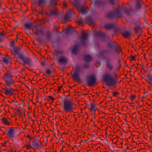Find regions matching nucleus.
Listing matches in <instances>:
<instances>
[{
	"mask_svg": "<svg viewBox=\"0 0 152 152\" xmlns=\"http://www.w3.org/2000/svg\"><path fill=\"white\" fill-rule=\"evenodd\" d=\"M2 61L6 65L9 66L12 64L11 58L7 55L2 58Z\"/></svg>",
	"mask_w": 152,
	"mask_h": 152,
	"instance_id": "nucleus-11",
	"label": "nucleus"
},
{
	"mask_svg": "<svg viewBox=\"0 0 152 152\" xmlns=\"http://www.w3.org/2000/svg\"><path fill=\"white\" fill-rule=\"evenodd\" d=\"M18 39H17L16 38L15 39L13 40L14 42H16L17 41V40Z\"/></svg>",
	"mask_w": 152,
	"mask_h": 152,
	"instance_id": "nucleus-64",
	"label": "nucleus"
},
{
	"mask_svg": "<svg viewBox=\"0 0 152 152\" xmlns=\"http://www.w3.org/2000/svg\"><path fill=\"white\" fill-rule=\"evenodd\" d=\"M140 29V26H137L134 28V29L135 33H137L139 30Z\"/></svg>",
	"mask_w": 152,
	"mask_h": 152,
	"instance_id": "nucleus-39",
	"label": "nucleus"
},
{
	"mask_svg": "<svg viewBox=\"0 0 152 152\" xmlns=\"http://www.w3.org/2000/svg\"><path fill=\"white\" fill-rule=\"evenodd\" d=\"M13 77L11 72H7L2 77V79L5 83L4 85L10 86L14 84L15 83V80L13 79Z\"/></svg>",
	"mask_w": 152,
	"mask_h": 152,
	"instance_id": "nucleus-5",
	"label": "nucleus"
},
{
	"mask_svg": "<svg viewBox=\"0 0 152 152\" xmlns=\"http://www.w3.org/2000/svg\"><path fill=\"white\" fill-rule=\"evenodd\" d=\"M84 60L86 62L88 63L91 62L92 60V57L91 56L86 54L83 57Z\"/></svg>",
	"mask_w": 152,
	"mask_h": 152,
	"instance_id": "nucleus-18",
	"label": "nucleus"
},
{
	"mask_svg": "<svg viewBox=\"0 0 152 152\" xmlns=\"http://www.w3.org/2000/svg\"><path fill=\"white\" fill-rule=\"evenodd\" d=\"M71 74L72 75V78L74 80L79 81L80 80V77L78 73L75 72L72 73V72H71Z\"/></svg>",
	"mask_w": 152,
	"mask_h": 152,
	"instance_id": "nucleus-15",
	"label": "nucleus"
},
{
	"mask_svg": "<svg viewBox=\"0 0 152 152\" xmlns=\"http://www.w3.org/2000/svg\"><path fill=\"white\" fill-rule=\"evenodd\" d=\"M48 97L50 100H51L52 101V103H53L55 99V98L53 97L52 96H48Z\"/></svg>",
	"mask_w": 152,
	"mask_h": 152,
	"instance_id": "nucleus-43",
	"label": "nucleus"
},
{
	"mask_svg": "<svg viewBox=\"0 0 152 152\" xmlns=\"http://www.w3.org/2000/svg\"><path fill=\"white\" fill-rule=\"evenodd\" d=\"M135 97V96L134 94H132L130 96V99L131 100H133Z\"/></svg>",
	"mask_w": 152,
	"mask_h": 152,
	"instance_id": "nucleus-48",
	"label": "nucleus"
},
{
	"mask_svg": "<svg viewBox=\"0 0 152 152\" xmlns=\"http://www.w3.org/2000/svg\"><path fill=\"white\" fill-rule=\"evenodd\" d=\"M17 129V128L10 127L5 131L7 135L10 138H13Z\"/></svg>",
	"mask_w": 152,
	"mask_h": 152,
	"instance_id": "nucleus-8",
	"label": "nucleus"
},
{
	"mask_svg": "<svg viewBox=\"0 0 152 152\" xmlns=\"http://www.w3.org/2000/svg\"><path fill=\"white\" fill-rule=\"evenodd\" d=\"M58 62L60 64H66L67 62V60L65 57L62 56L59 58Z\"/></svg>",
	"mask_w": 152,
	"mask_h": 152,
	"instance_id": "nucleus-16",
	"label": "nucleus"
},
{
	"mask_svg": "<svg viewBox=\"0 0 152 152\" xmlns=\"http://www.w3.org/2000/svg\"><path fill=\"white\" fill-rule=\"evenodd\" d=\"M5 87L3 88V93L7 96H11L13 94L15 90L10 87H9L10 86L4 85Z\"/></svg>",
	"mask_w": 152,
	"mask_h": 152,
	"instance_id": "nucleus-10",
	"label": "nucleus"
},
{
	"mask_svg": "<svg viewBox=\"0 0 152 152\" xmlns=\"http://www.w3.org/2000/svg\"><path fill=\"white\" fill-rule=\"evenodd\" d=\"M115 26L113 24H105L104 27L105 28L109 29L114 28Z\"/></svg>",
	"mask_w": 152,
	"mask_h": 152,
	"instance_id": "nucleus-27",
	"label": "nucleus"
},
{
	"mask_svg": "<svg viewBox=\"0 0 152 152\" xmlns=\"http://www.w3.org/2000/svg\"><path fill=\"white\" fill-rule=\"evenodd\" d=\"M113 46L111 42L110 41V42L108 43L107 44V47L110 48H111Z\"/></svg>",
	"mask_w": 152,
	"mask_h": 152,
	"instance_id": "nucleus-42",
	"label": "nucleus"
},
{
	"mask_svg": "<svg viewBox=\"0 0 152 152\" xmlns=\"http://www.w3.org/2000/svg\"><path fill=\"white\" fill-rule=\"evenodd\" d=\"M6 143H7V142H5L4 143H1V145L2 147H4V146H5L6 145Z\"/></svg>",
	"mask_w": 152,
	"mask_h": 152,
	"instance_id": "nucleus-53",
	"label": "nucleus"
},
{
	"mask_svg": "<svg viewBox=\"0 0 152 152\" xmlns=\"http://www.w3.org/2000/svg\"><path fill=\"white\" fill-rule=\"evenodd\" d=\"M25 63H24V62H23V64H22L23 65V66H24V68H23V69H27V67H26V66H25Z\"/></svg>",
	"mask_w": 152,
	"mask_h": 152,
	"instance_id": "nucleus-56",
	"label": "nucleus"
},
{
	"mask_svg": "<svg viewBox=\"0 0 152 152\" xmlns=\"http://www.w3.org/2000/svg\"><path fill=\"white\" fill-rule=\"evenodd\" d=\"M95 2L96 4L99 6H102L105 3L103 0H96Z\"/></svg>",
	"mask_w": 152,
	"mask_h": 152,
	"instance_id": "nucleus-28",
	"label": "nucleus"
},
{
	"mask_svg": "<svg viewBox=\"0 0 152 152\" xmlns=\"http://www.w3.org/2000/svg\"><path fill=\"white\" fill-rule=\"evenodd\" d=\"M106 17L110 19H115L119 18L123 16L119 8L114 10L113 12H110L106 15Z\"/></svg>",
	"mask_w": 152,
	"mask_h": 152,
	"instance_id": "nucleus-6",
	"label": "nucleus"
},
{
	"mask_svg": "<svg viewBox=\"0 0 152 152\" xmlns=\"http://www.w3.org/2000/svg\"><path fill=\"white\" fill-rule=\"evenodd\" d=\"M55 70L54 69L52 68L51 69H47L45 71V75L47 77H49L51 74V72H54Z\"/></svg>",
	"mask_w": 152,
	"mask_h": 152,
	"instance_id": "nucleus-24",
	"label": "nucleus"
},
{
	"mask_svg": "<svg viewBox=\"0 0 152 152\" xmlns=\"http://www.w3.org/2000/svg\"><path fill=\"white\" fill-rule=\"evenodd\" d=\"M59 28H60L59 26H57L56 27H55L54 28V30H55L56 31V33H60L61 32H59L58 31V29Z\"/></svg>",
	"mask_w": 152,
	"mask_h": 152,
	"instance_id": "nucleus-44",
	"label": "nucleus"
},
{
	"mask_svg": "<svg viewBox=\"0 0 152 152\" xmlns=\"http://www.w3.org/2000/svg\"><path fill=\"white\" fill-rule=\"evenodd\" d=\"M25 26L26 28L28 29H31V28L33 27L32 23H26L25 24Z\"/></svg>",
	"mask_w": 152,
	"mask_h": 152,
	"instance_id": "nucleus-34",
	"label": "nucleus"
},
{
	"mask_svg": "<svg viewBox=\"0 0 152 152\" xmlns=\"http://www.w3.org/2000/svg\"><path fill=\"white\" fill-rule=\"evenodd\" d=\"M132 11V10H124V12L127 15H130Z\"/></svg>",
	"mask_w": 152,
	"mask_h": 152,
	"instance_id": "nucleus-38",
	"label": "nucleus"
},
{
	"mask_svg": "<svg viewBox=\"0 0 152 152\" xmlns=\"http://www.w3.org/2000/svg\"><path fill=\"white\" fill-rule=\"evenodd\" d=\"M67 5V4L65 2H64L63 3V7L64 8L66 7Z\"/></svg>",
	"mask_w": 152,
	"mask_h": 152,
	"instance_id": "nucleus-55",
	"label": "nucleus"
},
{
	"mask_svg": "<svg viewBox=\"0 0 152 152\" xmlns=\"http://www.w3.org/2000/svg\"><path fill=\"white\" fill-rule=\"evenodd\" d=\"M122 36L125 38H127L129 37L130 35V32L128 31H124L121 32Z\"/></svg>",
	"mask_w": 152,
	"mask_h": 152,
	"instance_id": "nucleus-29",
	"label": "nucleus"
},
{
	"mask_svg": "<svg viewBox=\"0 0 152 152\" xmlns=\"http://www.w3.org/2000/svg\"><path fill=\"white\" fill-rule=\"evenodd\" d=\"M62 88V87H58V88L57 89L58 90V91L59 92L61 91V88Z\"/></svg>",
	"mask_w": 152,
	"mask_h": 152,
	"instance_id": "nucleus-59",
	"label": "nucleus"
},
{
	"mask_svg": "<svg viewBox=\"0 0 152 152\" xmlns=\"http://www.w3.org/2000/svg\"><path fill=\"white\" fill-rule=\"evenodd\" d=\"M143 3L142 0H137L135 4V8L137 10H140L142 8V5Z\"/></svg>",
	"mask_w": 152,
	"mask_h": 152,
	"instance_id": "nucleus-14",
	"label": "nucleus"
},
{
	"mask_svg": "<svg viewBox=\"0 0 152 152\" xmlns=\"http://www.w3.org/2000/svg\"><path fill=\"white\" fill-rule=\"evenodd\" d=\"M72 30V27L70 26H69L66 30L67 33L71 32Z\"/></svg>",
	"mask_w": 152,
	"mask_h": 152,
	"instance_id": "nucleus-37",
	"label": "nucleus"
},
{
	"mask_svg": "<svg viewBox=\"0 0 152 152\" xmlns=\"http://www.w3.org/2000/svg\"><path fill=\"white\" fill-rule=\"evenodd\" d=\"M10 50L12 55H13L15 58H19L20 60H22L24 63H26L28 65L31 64L32 61L28 57L25 58L24 56L20 53L21 49L19 47H15V48L11 49Z\"/></svg>",
	"mask_w": 152,
	"mask_h": 152,
	"instance_id": "nucleus-1",
	"label": "nucleus"
},
{
	"mask_svg": "<svg viewBox=\"0 0 152 152\" xmlns=\"http://www.w3.org/2000/svg\"><path fill=\"white\" fill-rule=\"evenodd\" d=\"M59 0H50V4L51 6H56L57 5V3L58 2Z\"/></svg>",
	"mask_w": 152,
	"mask_h": 152,
	"instance_id": "nucleus-32",
	"label": "nucleus"
},
{
	"mask_svg": "<svg viewBox=\"0 0 152 152\" xmlns=\"http://www.w3.org/2000/svg\"><path fill=\"white\" fill-rule=\"evenodd\" d=\"M84 21L86 23L91 26H94L95 24L94 21L91 17H86Z\"/></svg>",
	"mask_w": 152,
	"mask_h": 152,
	"instance_id": "nucleus-13",
	"label": "nucleus"
},
{
	"mask_svg": "<svg viewBox=\"0 0 152 152\" xmlns=\"http://www.w3.org/2000/svg\"><path fill=\"white\" fill-rule=\"evenodd\" d=\"M18 39H17L16 38L15 39L13 40L14 42H16L17 41V40Z\"/></svg>",
	"mask_w": 152,
	"mask_h": 152,
	"instance_id": "nucleus-63",
	"label": "nucleus"
},
{
	"mask_svg": "<svg viewBox=\"0 0 152 152\" xmlns=\"http://www.w3.org/2000/svg\"><path fill=\"white\" fill-rule=\"evenodd\" d=\"M2 123L5 125L10 126L11 124V122L8 120V119L5 117H3L2 119Z\"/></svg>",
	"mask_w": 152,
	"mask_h": 152,
	"instance_id": "nucleus-23",
	"label": "nucleus"
},
{
	"mask_svg": "<svg viewBox=\"0 0 152 152\" xmlns=\"http://www.w3.org/2000/svg\"><path fill=\"white\" fill-rule=\"evenodd\" d=\"M145 77V80L149 84H152V75L148 74Z\"/></svg>",
	"mask_w": 152,
	"mask_h": 152,
	"instance_id": "nucleus-22",
	"label": "nucleus"
},
{
	"mask_svg": "<svg viewBox=\"0 0 152 152\" xmlns=\"http://www.w3.org/2000/svg\"><path fill=\"white\" fill-rule=\"evenodd\" d=\"M59 140H61L62 142H64L63 138L61 137L59 139Z\"/></svg>",
	"mask_w": 152,
	"mask_h": 152,
	"instance_id": "nucleus-61",
	"label": "nucleus"
},
{
	"mask_svg": "<svg viewBox=\"0 0 152 152\" xmlns=\"http://www.w3.org/2000/svg\"><path fill=\"white\" fill-rule=\"evenodd\" d=\"M112 94L114 96L116 97L119 94V93L118 92L114 91L112 92Z\"/></svg>",
	"mask_w": 152,
	"mask_h": 152,
	"instance_id": "nucleus-41",
	"label": "nucleus"
},
{
	"mask_svg": "<svg viewBox=\"0 0 152 152\" xmlns=\"http://www.w3.org/2000/svg\"><path fill=\"white\" fill-rule=\"evenodd\" d=\"M88 39L87 34L83 31L82 32V34L80 37V44L75 45L72 50V53L74 55H76L79 51V48L80 45L85 46L86 45Z\"/></svg>",
	"mask_w": 152,
	"mask_h": 152,
	"instance_id": "nucleus-3",
	"label": "nucleus"
},
{
	"mask_svg": "<svg viewBox=\"0 0 152 152\" xmlns=\"http://www.w3.org/2000/svg\"><path fill=\"white\" fill-rule=\"evenodd\" d=\"M77 23L80 25H81L83 23L82 21L81 20H78Z\"/></svg>",
	"mask_w": 152,
	"mask_h": 152,
	"instance_id": "nucleus-54",
	"label": "nucleus"
},
{
	"mask_svg": "<svg viewBox=\"0 0 152 152\" xmlns=\"http://www.w3.org/2000/svg\"><path fill=\"white\" fill-rule=\"evenodd\" d=\"M74 5L75 6L77 9L78 7H79L81 6L80 5L79 3L77 1H75L73 3Z\"/></svg>",
	"mask_w": 152,
	"mask_h": 152,
	"instance_id": "nucleus-36",
	"label": "nucleus"
},
{
	"mask_svg": "<svg viewBox=\"0 0 152 152\" xmlns=\"http://www.w3.org/2000/svg\"><path fill=\"white\" fill-rule=\"evenodd\" d=\"M89 65L88 64H85L84 65L83 67L84 68L86 69H88L89 68Z\"/></svg>",
	"mask_w": 152,
	"mask_h": 152,
	"instance_id": "nucleus-50",
	"label": "nucleus"
},
{
	"mask_svg": "<svg viewBox=\"0 0 152 152\" xmlns=\"http://www.w3.org/2000/svg\"><path fill=\"white\" fill-rule=\"evenodd\" d=\"M86 80L88 85L89 86H92L95 84L96 79L94 75H89L87 76Z\"/></svg>",
	"mask_w": 152,
	"mask_h": 152,
	"instance_id": "nucleus-9",
	"label": "nucleus"
},
{
	"mask_svg": "<svg viewBox=\"0 0 152 152\" xmlns=\"http://www.w3.org/2000/svg\"><path fill=\"white\" fill-rule=\"evenodd\" d=\"M96 35L97 37H99L102 38H107L108 39L109 36L108 35H107L106 33L101 32L100 31H98L96 33Z\"/></svg>",
	"mask_w": 152,
	"mask_h": 152,
	"instance_id": "nucleus-17",
	"label": "nucleus"
},
{
	"mask_svg": "<svg viewBox=\"0 0 152 152\" xmlns=\"http://www.w3.org/2000/svg\"><path fill=\"white\" fill-rule=\"evenodd\" d=\"M106 66L107 68L109 70H111L113 69V66L109 60L107 61L106 63Z\"/></svg>",
	"mask_w": 152,
	"mask_h": 152,
	"instance_id": "nucleus-20",
	"label": "nucleus"
},
{
	"mask_svg": "<svg viewBox=\"0 0 152 152\" xmlns=\"http://www.w3.org/2000/svg\"><path fill=\"white\" fill-rule=\"evenodd\" d=\"M74 13V12L73 10L72 9H70L69 10V12H68L67 13H69V15L70 16L72 14H73Z\"/></svg>",
	"mask_w": 152,
	"mask_h": 152,
	"instance_id": "nucleus-46",
	"label": "nucleus"
},
{
	"mask_svg": "<svg viewBox=\"0 0 152 152\" xmlns=\"http://www.w3.org/2000/svg\"><path fill=\"white\" fill-rule=\"evenodd\" d=\"M77 10L78 12H80L79 15L80 14L84 15L86 14L87 12L85 8L83 7H82L80 6L78 8Z\"/></svg>",
	"mask_w": 152,
	"mask_h": 152,
	"instance_id": "nucleus-21",
	"label": "nucleus"
},
{
	"mask_svg": "<svg viewBox=\"0 0 152 152\" xmlns=\"http://www.w3.org/2000/svg\"><path fill=\"white\" fill-rule=\"evenodd\" d=\"M71 16L69 15V13H66L65 15V17L64 19V21H62L63 23H66L67 21H69L70 17Z\"/></svg>",
	"mask_w": 152,
	"mask_h": 152,
	"instance_id": "nucleus-25",
	"label": "nucleus"
},
{
	"mask_svg": "<svg viewBox=\"0 0 152 152\" xmlns=\"http://www.w3.org/2000/svg\"><path fill=\"white\" fill-rule=\"evenodd\" d=\"M107 52V50H104L100 52L99 55L100 56H102L106 54Z\"/></svg>",
	"mask_w": 152,
	"mask_h": 152,
	"instance_id": "nucleus-35",
	"label": "nucleus"
},
{
	"mask_svg": "<svg viewBox=\"0 0 152 152\" xmlns=\"http://www.w3.org/2000/svg\"><path fill=\"white\" fill-rule=\"evenodd\" d=\"M56 56H58L59 55V52L58 51H56L54 52Z\"/></svg>",
	"mask_w": 152,
	"mask_h": 152,
	"instance_id": "nucleus-57",
	"label": "nucleus"
},
{
	"mask_svg": "<svg viewBox=\"0 0 152 152\" xmlns=\"http://www.w3.org/2000/svg\"><path fill=\"white\" fill-rule=\"evenodd\" d=\"M110 42H111L113 46H116V45L117 44H118V43H117L115 41H111Z\"/></svg>",
	"mask_w": 152,
	"mask_h": 152,
	"instance_id": "nucleus-49",
	"label": "nucleus"
},
{
	"mask_svg": "<svg viewBox=\"0 0 152 152\" xmlns=\"http://www.w3.org/2000/svg\"><path fill=\"white\" fill-rule=\"evenodd\" d=\"M16 112L18 113L19 114H21L20 110L18 109L16 110Z\"/></svg>",
	"mask_w": 152,
	"mask_h": 152,
	"instance_id": "nucleus-60",
	"label": "nucleus"
},
{
	"mask_svg": "<svg viewBox=\"0 0 152 152\" xmlns=\"http://www.w3.org/2000/svg\"><path fill=\"white\" fill-rule=\"evenodd\" d=\"M50 33L49 31L47 32L46 33V37L48 39H49L50 37Z\"/></svg>",
	"mask_w": 152,
	"mask_h": 152,
	"instance_id": "nucleus-45",
	"label": "nucleus"
},
{
	"mask_svg": "<svg viewBox=\"0 0 152 152\" xmlns=\"http://www.w3.org/2000/svg\"><path fill=\"white\" fill-rule=\"evenodd\" d=\"M114 50L115 52L117 54H119L120 53L122 52V50L120 45L118 44H117L116 46H115Z\"/></svg>",
	"mask_w": 152,
	"mask_h": 152,
	"instance_id": "nucleus-19",
	"label": "nucleus"
},
{
	"mask_svg": "<svg viewBox=\"0 0 152 152\" xmlns=\"http://www.w3.org/2000/svg\"><path fill=\"white\" fill-rule=\"evenodd\" d=\"M28 144L25 145L24 147H25L26 149H30L32 148L34 150L38 149L41 145V142L40 140L36 139L33 141H29Z\"/></svg>",
	"mask_w": 152,
	"mask_h": 152,
	"instance_id": "nucleus-7",
	"label": "nucleus"
},
{
	"mask_svg": "<svg viewBox=\"0 0 152 152\" xmlns=\"http://www.w3.org/2000/svg\"><path fill=\"white\" fill-rule=\"evenodd\" d=\"M36 32L34 33V34L36 35L39 34V33L42 32V29L39 26H36Z\"/></svg>",
	"mask_w": 152,
	"mask_h": 152,
	"instance_id": "nucleus-30",
	"label": "nucleus"
},
{
	"mask_svg": "<svg viewBox=\"0 0 152 152\" xmlns=\"http://www.w3.org/2000/svg\"><path fill=\"white\" fill-rule=\"evenodd\" d=\"M15 42H14L13 40L11 41L10 43V46L12 48H15Z\"/></svg>",
	"mask_w": 152,
	"mask_h": 152,
	"instance_id": "nucleus-40",
	"label": "nucleus"
},
{
	"mask_svg": "<svg viewBox=\"0 0 152 152\" xmlns=\"http://www.w3.org/2000/svg\"><path fill=\"white\" fill-rule=\"evenodd\" d=\"M3 41L2 37H0V42H2Z\"/></svg>",
	"mask_w": 152,
	"mask_h": 152,
	"instance_id": "nucleus-62",
	"label": "nucleus"
},
{
	"mask_svg": "<svg viewBox=\"0 0 152 152\" xmlns=\"http://www.w3.org/2000/svg\"><path fill=\"white\" fill-rule=\"evenodd\" d=\"M110 3L113 4H114L117 1V0H109Z\"/></svg>",
	"mask_w": 152,
	"mask_h": 152,
	"instance_id": "nucleus-47",
	"label": "nucleus"
},
{
	"mask_svg": "<svg viewBox=\"0 0 152 152\" xmlns=\"http://www.w3.org/2000/svg\"><path fill=\"white\" fill-rule=\"evenodd\" d=\"M102 79L109 87L115 86L117 83V79L109 73L104 74L102 76Z\"/></svg>",
	"mask_w": 152,
	"mask_h": 152,
	"instance_id": "nucleus-4",
	"label": "nucleus"
},
{
	"mask_svg": "<svg viewBox=\"0 0 152 152\" xmlns=\"http://www.w3.org/2000/svg\"><path fill=\"white\" fill-rule=\"evenodd\" d=\"M5 36V34L3 32H0V37H3Z\"/></svg>",
	"mask_w": 152,
	"mask_h": 152,
	"instance_id": "nucleus-52",
	"label": "nucleus"
},
{
	"mask_svg": "<svg viewBox=\"0 0 152 152\" xmlns=\"http://www.w3.org/2000/svg\"><path fill=\"white\" fill-rule=\"evenodd\" d=\"M57 9H56L53 11H50V12H46V13L49 16H51L52 15L57 14Z\"/></svg>",
	"mask_w": 152,
	"mask_h": 152,
	"instance_id": "nucleus-26",
	"label": "nucleus"
},
{
	"mask_svg": "<svg viewBox=\"0 0 152 152\" xmlns=\"http://www.w3.org/2000/svg\"><path fill=\"white\" fill-rule=\"evenodd\" d=\"M89 109L92 111H95L96 110V106L94 103H91L90 106L88 107Z\"/></svg>",
	"mask_w": 152,
	"mask_h": 152,
	"instance_id": "nucleus-31",
	"label": "nucleus"
},
{
	"mask_svg": "<svg viewBox=\"0 0 152 152\" xmlns=\"http://www.w3.org/2000/svg\"><path fill=\"white\" fill-rule=\"evenodd\" d=\"M81 70V66L79 65L76 66L75 68V72H76L79 73Z\"/></svg>",
	"mask_w": 152,
	"mask_h": 152,
	"instance_id": "nucleus-33",
	"label": "nucleus"
},
{
	"mask_svg": "<svg viewBox=\"0 0 152 152\" xmlns=\"http://www.w3.org/2000/svg\"><path fill=\"white\" fill-rule=\"evenodd\" d=\"M48 2V0H37L36 3L38 6L40 7L42 9Z\"/></svg>",
	"mask_w": 152,
	"mask_h": 152,
	"instance_id": "nucleus-12",
	"label": "nucleus"
},
{
	"mask_svg": "<svg viewBox=\"0 0 152 152\" xmlns=\"http://www.w3.org/2000/svg\"><path fill=\"white\" fill-rule=\"evenodd\" d=\"M26 137H27L29 139H30V141L32 139V138H31L30 137V135H27Z\"/></svg>",
	"mask_w": 152,
	"mask_h": 152,
	"instance_id": "nucleus-58",
	"label": "nucleus"
},
{
	"mask_svg": "<svg viewBox=\"0 0 152 152\" xmlns=\"http://www.w3.org/2000/svg\"><path fill=\"white\" fill-rule=\"evenodd\" d=\"M131 59L132 61H134L135 60V56H131Z\"/></svg>",
	"mask_w": 152,
	"mask_h": 152,
	"instance_id": "nucleus-51",
	"label": "nucleus"
},
{
	"mask_svg": "<svg viewBox=\"0 0 152 152\" xmlns=\"http://www.w3.org/2000/svg\"><path fill=\"white\" fill-rule=\"evenodd\" d=\"M59 104L62 107L65 113L73 112L76 109V105L72 101L66 98L63 102H60Z\"/></svg>",
	"mask_w": 152,
	"mask_h": 152,
	"instance_id": "nucleus-2",
	"label": "nucleus"
}]
</instances>
